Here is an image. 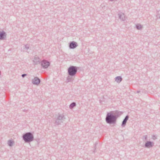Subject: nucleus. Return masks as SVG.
<instances>
[{"instance_id": "3", "label": "nucleus", "mask_w": 160, "mask_h": 160, "mask_svg": "<svg viewBox=\"0 0 160 160\" xmlns=\"http://www.w3.org/2000/svg\"><path fill=\"white\" fill-rule=\"evenodd\" d=\"M77 68L76 66H72L68 69V72L69 76H75L77 72Z\"/></svg>"}, {"instance_id": "13", "label": "nucleus", "mask_w": 160, "mask_h": 160, "mask_svg": "<svg viewBox=\"0 0 160 160\" xmlns=\"http://www.w3.org/2000/svg\"><path fill=\"white\" fill-rule=\"evenodd\" d=\"M122 79L121 76H117L115 78V81L118 83H119L121 82Z\"/></svg>"}, {"instance_id": "12", "label": "nucleus", "mask_w": 160, "mask_h": 160, "mask_svg": "<svg viewBox=\"0 0 160 160\" xmlns=\"http://www.w3.org/2000/svg\"><path fill=\"white\" fill-rule=\"evenodd\" d=\"M107 123L109 124L111 126H113L116 124V121H106Z\"/></svg>"}, {"instance_id": "26", "label": "nucleus", "mask_w": 160, "mask_h": 160, "mask_svg": "<svg viewBox=\"0 0 160 160\" xmlns=\"http://www.w3.org/2000/svg\"><path fill=\"white\" fill-rule=\"evenodd\" d=\"M140 92V91H137V93H139Z\"/></svg>"}, {"instance_id": "20", "label": "nucleus", "mask_w": 160, "mask_h": 160, "mask_svg": "<svg viewBox=\"0 0 160 160\" xmlns=\"http://www.w3.org/2000/svg\"><path fill=\"white\" fill-rule=\"evenodd\" d=\"M55 124L56 125H59L61 124V123H62V121H55Z\"/></svg>"}, {"instance_id": "5", "label": "nucleus", "mask_w": 160, "mask_h": 160, "mask_svg": "<svg viewBox=\"0 0 160 160\" xmlns=\"http://www.w3.org/2000/svg\"><path fill=\"white\" fill-rule=\"evenodd\" d=\"M154 146V143L150 141H147L145 144L144 146L145 148H152Z\"/></svg>"}, {"instance_id": "19", "label": "nucleus", "mask_w": 160, "mask_h": 160, "mask_svg": "<svg viewBox=\"0 0 160 160\" xmlns=\"http://www.w3.org/2000/svg\"><path fill=\"white\" fill-rule=\"evenodd\" d=\"M29 47L28 45H24V49L26 51L28 50V49H29Z\"/></svg>"}, {"instance_id": "8", "label": "nucleus", "mask_w": 160, "mask_h": 160, "mask_svg": "<svg viewBox=\"0 0 160 160\" xmlns=\"http://www.w3.org/2000/svg\"><path fill=\"white\" fill-rule=\"evenodd\" d=\"M33 62L34 65H37L40 63V60L38 57L35 56L33 60Z\"/></svg>"}, {"instance_id": "10", "label": "nucleus", "mask_w": 160, "mask_h": 160, "mask_svg": "<svg viewBox=\"0 0 160 160\" xmlns=\"http://www.w3.org/2000/svg\"><path fill=\"white\" fill-rule=\"evenodd\" d=\"M57 116L56 117L57 118V120H63L66 119L64 115L63 114H58Z\"/></svg>"}, {"instance_id": "11", "label": "nucleus", "mask_w": 160, "mask_h": 160, "mask_svg": "<svg viewBox=\"0 0 160 160\" xmlns=\"http://www.w3.org/2000/svg\"><path fill=\"white\" fill-rule=\"evenodd\" d=\"M118 16L119 19L122 21H124L126 19V17L125 16L124 14L123 13L118 14Z\"/></svg>"}, {"instance_id": "17", "label": "nucleus", "mask_w": 160, "mask_h": 160, "mask_svg": "<svg viewBox=\"0 0 160 160\" xmlns=\"http://www.w3.org/2000/svg\"><path fill=\"white\" fill-rule=\"evenodd\" d=\"M142 28V26L140 24H138L136 25V28L138 30H141Z\"/></svg>"}, {"instance_id": "15", "label": "nucleus", "mask_w": 160, "mask_h": 160, "mask_svg": "<svg viewBox=\"0 0 160 160\" xmlns=\"http://www.w3.org/2000/svg\"><path fill=\"white\" fill-rule=\"evenodd\" d=\"M14 143V142L11 140H9L8 141V145L10 147L12 146Z\"/></svg>"}, {"instance_id": "1", "label": "nucleus", "mask_w": 160, "mask_h": 160, "mask_svg": "<svg viewBox=\"0 0 160 160\" xmlns=\"http://www.w3.org/2000/svg\"><path fill=\"white\" fill-rule=\"evenodd\" d=\"M123 113L122 112L116 110L107 113L105 120H116Z\"/></svg>"}, {"instance_id": "6", "label": "nucleus", "mask_w": 160, "mask_h": 160, "mask_svg": "<svg viewBox=\"0 0 160 160\" xmlns=\"http://www.w3.org/2000/svg\"><path fill=\"white\" fill-rule=\"evenodd\" d=\"M40 79L37 77L32 79V83L34 85H38L40 83Z\"/></svg>"}, {"instance_id": "24", "label": "nucleus", "mask_w": 160, "mask_h": 160, "mask_svg": "<svg viewBox=\"0 0 160 160\" xmlns=\"http://www.w3.org/2000/svg\"><path fill=\"white\" fill-rule=\"evenodd\" d=\"M27 74H22V78H24L25 76H27Z\"/></svg>"}, {"instance_id": "4", "label": "nucleus", "mask_w": 160, "mask_h": 160, "mask_svg": "<svg viewBox=\"0 0 160 160\" xmlns=\"http://www.w3.org/2000/svg\"><path fill=\"white\" fill-rule=\"evenodd\" d=\"M41 66L43 68H46L50 65V62H49L46 60H43L41 62Z\"/></svg>"}, {"instance_id": "22", "label": "nucleus", "mask_w": 160, "mask_h": 160, "mask_svg": "<svg viewBox=\"0 0 160 160\" xmlns=\"http://www.w3.org/2000/svg\"><path fill=\"white\" fill-rule=\"evenodd\" d=\"M147 135H144L143 136L142 139L143 140H147Z\"/></svg>"}, {"instance_id": "21", "label": "nucleus", "mask_w": 160, "mask_h": 160, "mask_svg": "<svg viewBox=\"0 0 160 160\" xmlns=\"http://www.w3.org/2000/svg\"><path fill=\"white\" fill-rule=\"evenodd\" d=\"M152 140H155L157 138V136L156 135H152Z\"/></svg>"}, {"instance_id": "7", "label": "nucleus", "mask_w": 160, "mask_h": 160, "mask_svg": "<svg viewBox=\"0 0 160 160\" xmlns=\"http://www.w3.org/2000/svg\"><path fill=\"white\" fill-rule=\"evenodd\" d=\"M78 46L77 43L74 41L70 42L69 44V48L70 49H74Z\"/></svg>"}, {"instance_id": "9", "label": "nucleus", "mask_w": 160, "mask_h": 160, "mask_svg": "<svg viewBox=\"0 0 160 160\" xmlns=\"http://www.w3.org/2000/svg\"><path fill=\"white\" fill-rule=\"evenodd\" d=\"M6 37V32L4 31H0V39L4 40L5 39Z\"/></svg>"}, {"instance_id": "18", "label": "nucleus", "mask_w": 160, "mask_h": 160, "mask_svg": "<svg viewBox=\"0 0 160 160\" xmlns=\"http://www.w3.org/2000/svg\"><path fill=\"white\" fill-rule=\"evenodd\" d=\"M127 121H123L121 126L122 127H124L126 124Z\"/></svg>"}, {"instance_id": "25", "label": "nucleus", "mask_w": 160, "mask_h": 160, "mask_svg": "<svg viewBox=\"0 0 160 160\" xmlns=\"http://www.w3.org/2000/svg\"><path fill=\"white\" fill-rule=\"evenodd\" d=\"M157 16H158V18L159 19H160V14L159 13H158V14H157Z\"/></svg>"}, {"instance_id": "14", "label": "nucleus", "mask_w": 160, "mask_h": 160, "mask_svg": "<svg viewBox=\"0 0 160 160\" xmlns=\"http://www.w3.org/2000/svg\"><path fill=\"white\" fill-rule=\"evenodd\" d=\"M73 76L69 75L68 76L67 78V82H69L73 80Z\"/></svg>"}, {"instance_id": "23", "label": "nucleus", "mask_w": 160, "mask_h": 160, "mask_svg": "<svg viewBox=\"0 0 160 160\" xmlns=\"http://www.w3.org/2000/svg\"><path fill=\"white\" fill-rule=\"evenodd\" d=\"M129 118V116L128 115H127L125 118L123 119V120H128Z\"/></svg>"}, {"instance_id": "2", "label": "nucleus", "mask_w": 160, "mask_h": 160, "mask_svg": "<svg viewBox=\"0 0 160 160\" xmlns=\"http://www.w3.org/2000/svg\"><path fill=\"white\" fill-rule=\"evenodd\" d=\"M22 138L25 142H29L34 139L33 135L30 132H27L22 136Z\"/></svg>"}, {"instance_id": "16", "label": "nucleus", "mask_w": 160, "mask_h": 160, "mask_svg": "<svg viewBox=\"0 0 160 160\" xmlns=\"http://www.w3.org/2000/svg\"><path fill=\"white\" fill-rule=\"evenodd\" d=\"M76 103L75 102H72L69 105V108L72 109L74 107L76 106Z\"/></svg>"}]
</instances>
